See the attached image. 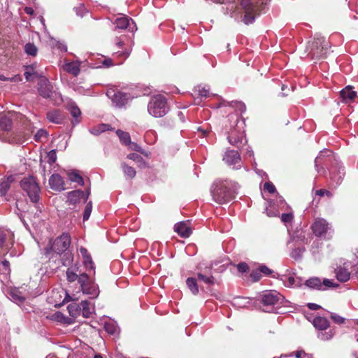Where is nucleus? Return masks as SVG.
I'll return each mask as SVG.
<instances>
[{
	"label": "nucleus",
	"instance_id": "obj_1",
	"mask_svg": "<svg viewBox=\"0 0 358 358\" xmlns=\"http://www.w3.org/2000/svg\"><path fill=\"white\" fill-rule=\"evenodd\" d=\"M329 41L326 40L324 37L316 36L313 41L308 42V55L312 59H325L329 52Z\"/></svg>",
	"mask_w": 358,
	"mask_h": 358
},
{
	"label": "nucleus",
	"instance_id": "obj_2",
	"mask_svg": "<svg viewBox=\"0 0 358 358\" xmlns=\"http://www.w3.org/2000/svg\"><path fill=\"white\" fill-rule=\"evenodd\" d=\"M212 196L219 204L228 203L235 197L234 191L229 187L227 182H219L215 184Z\"/></svg>",
	"mask_w": 358,
	"mask_h": 358
},
{
	"label": "nucleus",
	"instance_id": "obj_3",
	"mask_svg": "<svg viewBox=\"0 0 358 358\" xmlns=\"http://www.w3.org/2000/svg\"><path fill=\"white\" fill-rule=\"evenodd\" d=\"M264 4L263 0H242L241 6L244 10L243 22L246 24L253 22L255 17L259 14Z\"/></svg>",
	"mask_w": 358,
	"mask_h": 358
},
{
	"label": "nucleus",
	"instance_id": "obj_4",
	"mask_svg": "<svg viewBox=\"0 0 358 358\" xmlns=\"http://www.w3.org/2000/svg\"><path fill=\"white\" fill-rule=\"evenodd\" d=\"M148 110L155 117L165 115L169 110L166 97L161 94L153 96L148 103Z\"/></svg>",
	"mask_w": 358,
	"mask_h": 358
},
{
	"label": "nucleus",
	"instance_id": "obj_5",
	"mask_svg": "<svg viewBox=\"0 0 358 358\" xmlns=\"http://www.w3.org/2000/svg\"><path fill=\"white\" fill-rule=\"evenodd\" d=\"M71 236L67 233H63L58 236L53 242L50 241L49 244L44 248L45 255H50L52 252L61 255L65 252L71 244Z\"/></svg>",
	"mask_w": 358,
	"mask_h": 358
},
{
	"label": "nucleus",
	"instance_id": "obj_6",
	"mask_svg": "<svg viewBox=\"0 0 358 358\" xmlns=\"http://www.w3.org/2000/svg\"><path fill=\"white\" fill-rule=\"evenodd\" d=\"M284 297L276 291H266L260 296V303L264 306L265 312H272L275 306L282 303Z\"/></svg>",
	"mask_w": 358,
	"mask_h": 358
},
{
	"label": "nucleus",
	"instance_id": "obj_7",
	"mask_svg": "<svg viewBox=\"0 0 358 358\" xmlns=\"http://www.w3.org/2000/svg\"><path fill=\"white\" fill-rule=\"evenodd\" d=\"M20 186L27 192L32 202L36 203L39 200L41 189L34 177L23 178L20 182Z\"/></svg>",
	"mask_w": 358,
	"mask_h": 358
},
{
	"label": "nucleus",
	"instance_id": "obj_8",
	"mask_svg": "<svg viewBox=\"0 0 358 358\" xmlns=\"http://www.w3.org/2000/svg\"><path fill=\"white\" fill-rule=\"evenodd\" d=\"M78 283L80 285L81 290L84 294L91 296L94 299L98 296L99 289L97 285L90 279L89 275L86 273L80 274Z\"/></svg>",
	"mask_w": 358,
	"mask_h": 358
},
{
	"label": "nucleus",
	"instance_id": "obj_9",
	"mask_svg": "<svg viewBox=\"0 0 358 358\" xmlns=\"http://www.w3.org/2000/svg\"><path fill=\"white\" fill-rule=\"evenodd\" d=\"M217 264V262H215L211 263L209 266H206L203 268L201 264H199L196 266V269L198 271L196 274L198 280L204 282L208 287H211L217 284V280L211 273L213 265Z\"/></svg>",
	"mask_w": 358,
	"mask_h": 358
},
{
	"label": "nucleus",
	"instance_id": "obj_10",
	"mask_svg": "<svg viewBox=\"0 0 358 358\" xmlns=\"http://www.w3.org/2000/svg\"><path fill=\"white\" fill-rule=\"evenodd\" d=\"M305 285L310 289H315L318 290H325L328 287H338V284L333 282L329 279H324L322 282L321 279L318 277H312L305 282Z\"/></svg>",
	"mask_w": 358,
	"mask_h": 358
},
{
	"label": "nucleus",
	"instance_id": "obj_11",
	"mask_svg": "<svg viewBox=\"0 0 358 358\" xmlns=\"http://www.w3.org/2000/svg\"><path fill=\"white\" fill-rule=\"evenodd\" d=\"M107 96L111 99L116 107L122 108L128 103L129 95L127 93L110 88L106 92Z\"/></svg>",
	"mask_w": 358,
	"mask_h": 358
},
{
	"label": "nucleus",
	"instance_id": "obj_12",
	"mask_svg": "<svg viewBox=\"0 0 358 358\" xmlns=\"http://www.w3.org/2000/svg\"><path fill=\"white\" fill-rule=\"evenodd\" d=\"M307 227L308 225H289L287 231L294 240L304 242L307 239L304 227Z\"/></svg>",
	"mask_w": 358,
	"mask_h": 358
},
{
	"label": "nucleus",
	"instance_id": "obj_13",
	"mask_svg": "<svg viewBox=\"0 0 358 358\" xmlns=\"http://www.w3.org/2000/svg\"><path fill=\"white\" fill-rule=\"evenodd\" d=\"M38 93L43 98L48 99L51 97L53 91L52 86L48 80L43 78L38 83Z\"/></svg>",
	"mask_w": 358,
	"mask_h": 358
},
{
	"label": "nucleus",
	"instance_id": "obj_14",
	"mask_svg": "<svg viewBox=\"0 0 358 358\" xmlns=\"http://www.w3.org/2000/svg\"><path fill=\"white\" fill-rule=\"evenodd\" d=\"M227 138L231 145L239 148L243 144L242 141L243 138V131L239 129H234L229 133Z\"/></svg>",
	"mask_w": 358,
	"mask_h": 358
},
{
	"label": "nucleus",
	"instance_id": "obj_15",
	"mask_svg": "<svg viewBox=\"0 0 358 358\" xmlns=\"http://www.w3.org/2000/svg\"><path fill=\"white\" fill-rule=\"evenodd\" d=\"M49 185L52 189L62 191L65 189V182L62 177L59 174H53L49 179Z\"/></svg>",
	"mask_w": 358,
	"mask_h": 358
},
{
	"label": "nucleus",
	"instance_id": "obj_16",
	"mask_svg": "<svg viewBox=\"0 0 358 358\" xmlns=\"http://www.w3.org/2000/svg\"><path fill=\"white\" fill-rule=\"evenodd\" d=\"M90 194V189H88L86 193L80 189L73 190L68 193V201L71 203H76L81 199H83L84 201H86L89 197Z\"/></svg>",
	"mask_w": 358,
	"mask_h": 358
},
{
	"label": "nucleus",
	"instance_id": "obj_17",
	"mask_svg": "<svg viewBox=\"0 0 358 358\" xmlns=\"http://www.w3.org/2000/svg\"><path fill=\"white\" fill-rule=\"evenodd\" d=\"M342 101L345 103L352 101L357 96V92L352 90V87L348 85L340 92Z\"/></svg>",
	"mask_w": 358,
	"mask_h": 358
},
{
	"label": "nucleus",
	"instance_id": "obj_18",
	"mask_svg": "<svg viewBox=\"0 0 358 358\" xmlns=\"http://www.w3.org/2000/svg\"><path fill=\"white\" fill-rule=\"evenodd\" d=\"M46 117L49 122L55 124H61L64 120V116L62 111L59 110H52L46 113Z\"/></svg>",
	"mask_w": 358,
	"mask_h": 358
},
{
	"label": "nucleus",
	"instance_id": "obj_19",
	"mask_svg": "<svg viewBox=\"0 0 358 358\" xmlns=\"http://www.w3.org/2000/svg\"><path fill=\"white\" fill-rule=\"evenodd\" d=\"M193 228L189 225H174L173 231L182 238H187L192 234Z\"/></svg>",
	"mask_w": 358,
	"mask_h": 358
},
{
	"label": "nucleus",
	"instance_id": "obj_20",
	"mask_svg": "<svg viewBox=\"0 0 358 358\" xmlns=\"http://www.w3.org/2000/svg\"><path fill=\"white\" fill-rule=\"evenodd\" d=\"M240 159V155L236 150H227L223 158V160L229 165L236 164Z\"/></svg>",
	"mask_w": 358,
	"mask_h": 358
},
{
	"label": "nucleus",
	"instance_id": "obj_21",
	"mask_svg": "<svg viewBox=\"0 0 358 358\" xmlns=\"http://www.w3.org/2000/svg\"><path fill=\"white\" fill-rule=\"evenodd\" d=\"M14 181V178L13 176H10L6 178H3L0 181V195L5 196L8 189L10 187L11 183Z\"/></svg>",
	"mask_w": 358,
	"mask_h": 358
},
{
	"label": "nucleus",
	"instance_id": "obj_22",
	"mask_svg": "<svg viewBox=\"0 0 358 358\" xmlns=\"http://www.w3.org/2000/svg\"><path fill=\"white\" fill-rule=\"evenodd\" d=\"M313 326L319 330H326L329 327V322L326 317L317 316L313 322Z\"/></svg>",
	"mask_w": 358,
	"mask_h": 358
},
{
	"label": "nucleus",
	"instance_id": "obj_23",
	"mask_svg": "<svg viewBox=\"0 0 358 358\" xmlns=\"http://www.w3.org/2000/svg\"><path fill=\"white\" fill-rule=\"evenodd\" d=\"M63 69L65 71L74 76H77L80 71V64L75 62L66 63L64 65Z\"/></svg>",
	"mask_w": 358,
	"mask_h": 358
},
{
	"label": "nucleus",
	"instance_id": "obj_24",
	"mask_svg": "<svg viewBox=\"0 0 358 358\" xmlns=\"http://www.w3.org/2000/svg\"><path fill=\"white\" fill-rule=\"evenodd\" d=\"M336 275L338 280L342 282H345L349 280L350 273L345 268L338 267L336 269Z\"/></svg>",
	"mask_w": 358,
	"mask_h": 358
},
{
	"label": "nucleus",
	"instance_id": "obj_25",
	"mask_svg": "<svg viewBox=\"0 0 358 358\" xmlns=\"http://www.w3.org/2000/svg\"><path fill=\"white\" fill-rule=\"evenodd\" d=\"M78 267L76 266L68 268L66 270V279L69 282H75L76 280L78 281V278L80 274H78Z\"/></svg>",
	"mask_w": 358,
	"mask_h": 358
},
{
	"label": "nucleus",
	"instance_id": "obj_26",
	"mask_svg": "<svg viewBox=\"0 0 358 358\" xmlns=\"http://www.w3.org/2000/svg\"><path fill=\"white\" fill-rule=\"evenodd\" d=\"M121 168L124 176L129 179H133L136 174L135 169L131 166H129L125 162L121 163Z\"/></svg>",
	"mask_w": 358,
	"mask_h": 358
},
{
	"label": "nucleus",
	"instance_id": "obj_27",
	"mask_svg": "<svg viewBox=\"0 0 358 358\" xmlns=\"http://www.w3.org/2000/svg\"><path fill=\"white\" fill-rule=\"evenodd\" d=\"M12 120L6 115H0V127L2 130L9 131L12 128Z\"/></svg>",
	"mask_w": 358,
	"mask_h": 358
},
{
	"label": "nucleus",
	"instance_id": "obj_28",
	"mask_svg": "<svg viewBox=\"0 0 358 358\" xmlns=\"http://www.w3.org/2000/svg\"><path fill=\"white\" fill-rule=\"evenodd\" d=\"M196 278L189 277L186 280V284L191 292L196 295L199 293V286Z\"/></svg>",
	"mask_w": 358,
	"mask_h": 358
},
{
	"label": "nucleus",
	"instance_id": "obj_29",
	"mask_svg": "<svg viewBox=\"0 0 358 358\" xmlns=\"http://www.w3.org/2000/svg\"><path fill=\"white\" fill-rule=\"evenodd\" d=\"M130 20L131 19H129L127 16H122V17L117 18L114 22V24H115V28L120 29H127L129 24Z\"/></svg>",
	"mask_w": 358,
	"mask_h": 358
},
{
	"label": "nucleus",
	"instance_id": "obj_30",
	"mask_svg": "<svg viewBox=\"0 0 358 358\" xmlns=\"http://www.w3.org/2000/svg\"><path fill=\"white\" fill-rule=\"evenodd\" d=\"M68 178L69 180L73 182H76L80 185H84V180L83 177L79 174L78 171H73L68 173Z\"/></svg>",
	"mask_w": 358,
	"mask_h": 358
},
{
	"label": "nucleus",
	"instance_id": "obj_31",
	"mask_svg": "<svg viewBox=\"0 0 358 358\" xmlns=\"http://www.w3.org/2000/svg\"><path fill=\"white\" fill-rule=\"evenodd\" d=\"M67 309L69 310V315L73 317L78 316L81 312V307L80 306V304L76 303H72L69 304L67 307Z\"/></svg>",
	"mask_w": 358,
	"mask_h": 358
},
{
	"label": "nucleus",
	"instance_id": "obj_32",
	"mask_svg": "<svg viewBox=\"0 0 358 358\" xmlns=\"http://www.w3.org/2000/svg\"><path fill=\"white\" fill-rule=\"evenodd\" d=\"M116 134L122 144L127 145L128 143H131V137L128 132L124 131L121 129H117L116 131Z\"/></svg>",
	"mask_w": 358,
	"mask_h": 358
},
{
	"label": "nucleus",
	"instance_id": "obj_33",
	"mask_svg": "<svg viewBox=\"0 0 358 358\" xmlns=\"http://www.w3.org/2000/svg\"><path fill=\"white\" fill-rule=\"evenodd\" d=\"M327 225H311L310 229L313 233L317 237L325 235L327 231Z\"/></svg>",
	"mask_w": 358,
	"mask_h": 358
},
{
	"label": "nucleus",
	"instance_id": "obj_34",
	"mask_svg": "<svg viewBox=\"0 0 358 358\" xmlns=\"http://www.w3.org/2000/svg\"><path fill=\"white\" fill-rule=\"evenodd\" d=\"M13 234L8 229L0 227V249L4 246L6 240L8 236H12Z\"/></svg>",
	"mask_w": 358,
	"mask_h": 358
},
{
	"label": "nucleus",
	"instance_id": "obj_35",
	"mask_svg": "<svg viewBox=\"0 0 358 358\" xmlns=\"http://www.w3.org/2000/svg\"><path fill=\"white\" fill-rule=\"evenodd\" d=\"M80 306L81 307L82 315L84 317L88 318L91 316V311L90 309V303L87 300L82 301Z\"/></svg>",
	"mask_w": 358,
	"mask_h": 358
},
{
	"label": "nucleus",
	"instance_id": "obj_36",
	"mask_svg": "<svg viewBox=\"0 0 358 358\" xmlns=\"http://www.w3.org/2000/svg\"><path fill=\"white\" fill-rule=\"evenodd\" d=\"M110 129H111L110 125L107 124H101L98 125L97 127H95L93 129H92L91 133L94 135H99L105 131H108V130H110Z\"/></svg>",
	"mask_w": 358,
	"mask_h": 358
},
{
	"label": "nucleus",
	"instance_id": "obj_37",
	"mask_svg": "<svg viewBox=\"0 0 358 358\" xmlns=\"http://www.w3.org/2000/svg\"><path fill=\"white\" fill-rule=\"evenodd\" d=\"M24 52L29 55L35 57L37 55L38 49L34 43H28L24 46Z\"/></svg>",
	"mask_w": 358,
	"mask_h": 358
},
{
	"label": "nucleus",
	"instance_id": "obj_38",
	"mask_svg": "<svg viewBox=\"0 0 358 358\" xmlns=\"http://www.w3.org/2000/svg\"><path fill=\"white\" fill-rule=\"evenodd\" d=\"M128 159L136 162L138 164L139 166H143L145 165V162L143 160V157L136 153H130L127 157Z\"/></svg>",
	"mask_w": 358,
	"mask_h": 358
},
{
	"label": "nucleus",
	"instance_id": "obj_39",
	"mask_svg": "<svg viewBox=\"0 0 358 358\" xmlns=\"http://www.w3.org/2000/svg\"><path fill=\"white\" fill-rule=\"evenodd\" d=\"M69 110L71 113V115L76 119L79 117L81 115V111L80 108L75 103L69 104Z\"/></svg>",
	"mask_w": 358,
	"mask_h": 358
},
{
	"label": "nucleus",
	"instance_id": "obj_40",
	"mask_svg": "<svg viewBox=\"0 0 358 358\" xmlns=\"http://www.w3.org/2000/svg\"><path fill=\"white\" fill-rule=\"evenodd\" d=\"M230 106L235 108V110L241 113L244 112L246 109L245 104L241 101H231Z\"/></svg>",
	"mask_w": 358,
	"mask_h": 358
},
{
	"label": "nucleus",
	"instance_id": "obj_41",
	"mask_svg": "<svg viewBox=\"0 0 358 358\" xmlns=\"http://www.w3.org/2000/svg\"><path fill=\"white\" fill-rule=\"evenodd\" d=\"M83 264L87 270H89V271L94 270V262L92 261L91 255L87 257L83 258Z\"/></svg>",
	"mask_w": 358,
	"mask_h": 358
},
{
	"label": "nucleus",
	"instance_id": "obj_42",
	"mask_svg": "<svg viewBox=\"0 0 358 358\" xmlns=\"http://www.w3.org/2000/svg\"><path fill=\"white\" fill-rule=\"evenodd\" d=\"M127 145L129 147V148L131 150L136 151L143 155H146L145 150L140 145H138V144H137L136 143L131 141V143H128Z\"/></svg>",
	"mask_w": 358,
	"mask_h": 358
},
{
	"label": "nucleus",
	"instance_id": "obj_43",
	"mask_svg": "<svg viewBox=\"0 0 358 358\" xmlns=\"http://www.w3.org/2000/svg\"><path fill=\"white\" fill-rule=\"evenodd\" d=\"M0 80L17 83L22 80V77L20 75H15L13 77L7 78L3 75H0Z\"/></svg>",
	"mask_w": 358,
	"mask_h": 358
},
{
	"label": "nucleus",
	"instance_id": "obj_44",
	"mask_svg": "<svg viewBox=\"0 0 358 358\" xmlns=\"http://www.w3.org/2000/svg\"><path fill=\"white\" fill-rule=\"evenodd\" d=\"M46 157L50 164H54L57 161V153L55 150H52L47 153Z\"/></svg>",
	"mask_w": 358,
	"mask_h": 358
},
{
	"label": "nucleus",
	"instance_id": "obj_45",
	"mask_svg": "<svg viewBox=\"0 0 358 358\" xmlns=\"http://www.w3.org/2000/svg\"><path fill=\"white\" fill-rule=\"evenodd\" d=\"M92 210V203L90 201L85 208V211L83 214V221H86L90 216Z\"/></svg>",
	"mask_w": 358,
	"mask_h": 358
},
{
	"label": "nucleus",
	"instance_id": "obj_46",
	"mask_svg": "<svg viewBox=\"0 0 358 358\" xmlns=\"http://www.w3.org/2000/svg\"><path fill=\"white\" fill-rule=\"evenodd\" d=\"M264 190L270 194H273L276 192V188L271 182L268 181L264 184Z\"/></svg>",
	"mask_w": 358,
	"mask_h": 358
},
{
	"label": "nucleus",
	"instance_id": "obj_47",
	"mask_svg": "<svg viewBox=\"0 0 358 358\" xmlns=\"http://www.w3.org/2000/svg\"><path fill=\"white\" fill-rule=\"evenodd\" d=\"M48 136V133L45 130L40 129L35 134L34 139L36 141H42L43 138H46Z\"/></svg>",
	"mask_w": 358,
	"mask_h": 358
},
{
	"label": "nucleus",
	"instance_id": "obj_48",
	"mask_svg": "<svg viewBox=\"0 0 358 358\" xmlns=\"http://www.w3.org/2000/svg\"><path fill=\"white\" fill-rule=\"evenodd\" d=\"M293 217L294 215L292 213H283L280 217V220L284 223H289L292 222Z\"/></svg>",
	"mask_w": 358,
	"mask_h": 358
},
{
	"label": "nucleus",
	"instance_id": "obj_49",
	"mask_svg": "<svg viewBox=\"0 0 358 358\" xmlns=\"http://www.w3.org/2000/svg\"><path fill=\"white\" fill-rule=\"evenodd\" d=\"M250 278L254 282L259 281L261 279L262 274L258 268L256 270L252 271V273H250Z\"/></svg>",
	"mask_w": 358,
	"mask_h": 358
},
{
	"label": "nucleus",
	"instance_id": "obj_50",
	"mask_svg": "<svg viewBox=\"0 0 358 358\" xmlns=\"http://www.w3.org/2000/svg\"><path fill=\"white\" fill-rule=\"evenodd\" d=\"M240 273H246L249 271V266L245 262H241L236 266Z\"/></svg>",
	"mask_w": 358,
	"mask_h": 358
},
{
	"label": "nucleus",
	"instance_id": "obj_51",
	"mask_svg": "<svg viewBox=\"0 0 358 358\" xmlns=\"http://www.w3.org/2000/svg\"><path fill=\"white\" fill-rule=\"evenodd\" d=\"M64 256L66 257V258L62 259V264L64 266H67L71 262L73 261V257L70 252H65Z\"/></svg>",
	"mask_w": 358,
	"mask_h": 358
},
{
	"label": "nucleus",
	"instance_id": "obj_52",
	"mask_svg": "<svg viewBox=\"0 0 358 358\" xmlns=\"http://www.w3.org/2000/svg\"><path fill=\"white\" fill-rule=\"evenodd\" d=\"M315 194L320 196H323L326 195L329 198H331L333 196V194L331 192L326 190L324 189H320L316 190Z\"/></svg>",
	"mask_w": 358,
	"mask_h": 358
},
{
	"label": "nucleus",
	"instance_id": "obj_53",
	"mask_svg": "<svg viewBox=\"0 0 358 358\" xmlns=\"http://www.w3.org/2000/svg\"><path fill=\"white\" fill-rule=\"evenodd\" d=\"M331 318L335 323L338 324H343L345 322V318L334 313H331Z\"/></svg>",
	"mask_w": 358,
	"mask_h": 358
},
{
	"label": "nucleus",
	"instance_id": "obj_54",
	"mask_svg": "<svg viewBox=\"0 0 358 358\" xmlns=\"http://www.w3.org/2000/svg\"><path fill=\"white\" fill-rule=\"evenodd\" d=\"M20 293L17 290H15L11 292V296L15 300H17L19 302H24L25 298L22 296H20Z\"/></svg>",
	"mask_w": 358,
	"mask_h": 358
},
{
	"label": "nucleus",
	"instance_id": "obj_55",
	"mask_svg": "<svg viewBox=\"0 0 358 358\" xmlns=\"http://www.w3.org/2000/svg\"><path fill=\"white\" fill-rule=\"evenodd\" d=\"M261 274L263 273L265 275H269L272 273V271L265 265H261L258 267Z\"/></svg>",
	"mask_w": 358,
	"mask_h": 358
},
{
	"label": "nucleus",
	"instance_id": "obj_56",
	"mask_svg": "<svg viewBox=\"0 0 358 358\" xmlns=\"http://www.w3.org/2000/svg\"><path fill=\"white\" fill-rule=\"evenodd\" d=\"M294 354L296 358H301V356L302 354L306 355V352L303 350H297V351H296L294 352L290 353L288 355H281L280 357V358H286V357H292Z\"/></svg>",
	"mask_w": 358,
	"mask_h": 358
},
{
	"label": "nucleus",
	"instance_id": "obj_57",
	"mask_svg": "<svg viewBox=\"0 0 358 358\" xmlns=\"http://www.w3.org/2000/svg\"><path fill=\"white\" fill-rule=\"evenodd\" d=\"M209 90H206L205 88H202V89H199L198 90V96L199 97H204V98H207L209 96Z\"/></svg>",
	"mask_w": 358,
	"mask_h": 358
},
{
	"label": "nucleus",
	"instance_id": "obj_58",
	"mask_svg": "<svg viewBox=\"0 0 358 358\" xmlns=\"http://www.w3.org/2000/svg\"><path fill=\"white\" fill-rule=\"evenodd\" d=\"M37 76V73L36 71H29V70H26V71L24 72V76L27 81L33 80L32 76Z\"/></svg>",
	"mask_w": 358,
	"mask_h": 358
},
{
	"label": "nucleus",
	"instance_id": "obj_59",
	"mask_svg": "<svg viewBox=\"0 0 358 358\" xmlns=\"http://www.w3.org/2000/svg\"><path fill=\"white\" fill-rule=\"evenodd\" d=\"M229 120L234 121L235 123V127H237V124L238 122V115L237 113L229 114L228 115Z\"/></svg>",
	"mask_w": 358,
	"mask_h": 358
},
{
	"label": "nucleus",
	"instance_id": "obj_60",
	"mask_svg": "<svg viewBox=\"0 0 358 358\" xmlns=\"http://www.w3.org/2000/svg\"><path fill=\"white\" fill-rule=\"evenodd\" d=\"M104 329H105L106 331H107L110 334H114V333L115 331V328L113 324H106L104 326Z\"/></svg>",
	"mask_w": 358,
	"mask_h": 358
},
{
	"label": "nucleus",
	"instance_id": "obj_61",
	"mask_svg": "<svg viewBox=\"0 0 358 358\" xmlns=\"http://www.w3.org/2000/svg\"><path fill=\"white\" fill-rule=\"evenodd\" d=\"M266 213L268 217L279 216V212L278 210H275L274 209H267Z\"/></svg>",
	"mask_w": 358,
	"mask_h": 358
},
{
	"label": "nucleus",
	"instance_id": "obj_62",
	"mask_svg": "<svg viewBox=\"0 0 358 358\" xmlns=\"http://www.w3.org/2000/svg\"><path fill=\"white\" fill-rule=\"evenodd\" d=\"M307 307L312 310H320L321 308V306L320 305H317L316 303H309L307 304Z\"/></svg>",
	"mask_w": 358,
	"mask_h": 358
},
{
	"label": "nucleus",
	"instance_id": "obj_63",
	"mask_svg": "<svg viewBox=\"0 0 358 358\" xmlns=\"http://www.w3.org/2000/svg\"><path fill=\"white\" fill-rule=\"evenodd\" d=\"M80 251L82 255L83 259L90 256V252L85 248L81 247Z\"/></svg>",
	"mask_w": 358,
	"mask_h": 358
},
{
	"label": "nucleus",
	"instance_id": "obj_64",
	"mask_svg": "<svg viewBox=\"0 0 358 358\" xmlns=\"http://www.w3.org/2000/svg\"><path fill=\"white\" fill-rule=\"evenodd\" d=\"M1 264L3 266V268L8 272V273H10V269L9 262L7 260H3L1 262Z\"/></svg>",
	"mask_w": 358,
	"mask_h": 358
}]
</instances>
